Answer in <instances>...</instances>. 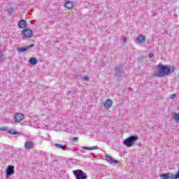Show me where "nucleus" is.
Instances as JSON below:
<instances>
[{
    "mask_svg": "<svg viewBox=\"0 0 179 179\" xmlns=\"http://www.w3.org/2000/svg\"><path fill=\"white\" fill-rule=\"evenodd\" d=\"M157 68L159 69L158 72L156 73V76L159 78H163V76H166L169 75L171 72L176 71V67L171 66H163L162 64H158Z\"/></svg>",
    "mask_w": 179,
    "mask_h": 179,
    "instance_id": "1",
    "label": "nucleus"
},
{
    "mask_svg": "<svg viewBox=\"0 0 179 179\" xmlns=\"http://www.w3.org/2000/svg\"><path fill=\"white\" fill-rule=\"evenodd\" d=\"M136 141H138V136H131L124 139V145L127 146V148H132Z\"/></svg>",
    "mask_w": 179,
    "mask_h": 179,
    "instance_id": "2",
    "label": "nucleus"
},
{
    "mask_svg": "<svg viewBox=\"0 0 179 179\" xmlns=\"http://www.w3.org/2000/svg\"><path fill=\"white\" fill-rule=\"evenodd\" d=\"M73 174L76 177V179H86L87 178V175L83 171L80 169L73 171Z\"/></svg>",
    "mask_w": 179,
    "mask_h": 179,
    "instance_id": "3",
    "label": "nucleus"
},
{
    "mask_svg": "<svg viewBox=\"0 0 179 179\" xmlns=\"http://www.w3.org/2000/svg\"><path fill=\"white\" fill-rule=\"evenodd\" d=\"M22 38H31V36H33V31L29 29H24L22 31Z\"/></svg>",
    "mask_w": 179,
    "mask_h": 179,
    "instance_id": "4",
    "label": "nucleus"
},
{
    "mask_svg": "<svg viewBox=\"0 0 179 179\" xmlns=\"http://www.w3.org/2000/svg\"><path fill=\"white\" fill-rule=\"evenodd\" d=\"M134 40L136 44H145L146 38L143 35L139 34L138 36H134Z\"/></svg>",
    "mask_w": 179,
    "mask_h": 179,
    "instance_id": "5",
    "label": "nucleus"
},
{
    "mask_svg": "<svg viewBox=\"0 0 179 179\" xmlns=\"http://www.w3.org/2000/svg\"><path fill=\"white\" fill-rule=\"evenodd\" d=\"M159 177L162 179H176V175L171 172L161 174Z\"/></svg>",
    "mask_w": 179,
    "mask_h": 179,
    "instance_id": "6",
    "label": "nucleus"
},
{
    "mask_svg": "<svg viewBox=\"0 0 179 179\" xmlns=\"http://www.w3.org/2000/svg\"><path fill=\"white\" fill-rule=\"evenodd\" d=\"M6 174L7 178L13 176L15 174V166L9 165L6 170Z\"/></svg>",
    "mask_w": 179,
    "mask_h": 179,
    "instance_id": "7",
    "label": "nucleus"
},
{
    "mask_svg": "<svg viewBox=\"0 0 179 179\" xmlns=\"http://www.w3.org/2000/svg\"><path fill=\"white\" fill-rule=\"evenodd\" d=\"M33 47H34V44H31L29 46L17 48V50L20 53L26 52V51H29V50H30V48H33Z\"/></svg>",
    "mask_w": 179,
    "mask_h": 179,
    "instance_id": "8",
    "label": "nucleus"
},
{
    "mask_svg": "<svg viewBox=\"0 0 179 179\" xmlns=\"http://www.w3.org/2000/svg\"><path fill=\"white\" fill-rule=\"evenodd\" d=\"M15 122H20L22 120H24V115L22 113H17L14 116Z\"/></svg>",
    "mask_w": 179,
    "mask_h": 179,
    "instance_id": "9",
    "label": "nucleus"
},
{
    "mask_svg": "<svg viewBox=\"0 0 179 179\" xmlns=\"http://www.w3.org/2000/svg\"><path fill=\"white\" fill-rule=\"evenodd\" d=\"M105 159L106 160H107V162H109V163H110L111 164H117V163H118V161L113 159V157H111L109 155H106Z\"/></svg>",
    "mask_w": 179,
    "mask_h": 179,
    "instance_id": "10",
    "label": "nucleus"
},
{
    "mask_svg": "<svg viewBox=\"0 0 179 179\" xmlns=\"http://www.w3.org/2000/svg\"><path fill=\"white\" fill-rule=\"evenodd\" d=\"M55 148H57V149H62V150H71V148H68L66 145H62L59 143H55Z\"/></svg>",
    "mask_w": 179,
    "mask_h": 179,
    "instance_id": "11",
    "label": "nucleus"
},
{
    "mask_svg": "<svg viewBox=\"0 0 179 179\" xmlns=\"http://www.w3.org/2000/svg\"><path fill=\"white\" fill-rule=\"evenodd\" d=\"M111 106H113V101H111V99H107L103 104V107H105V108L107 110H108Z\"/></svg>",
    "mask_w": 179,
    "mask_h": 179,
    "instance_id": "12",
    "label": "nucleus"
},
{
    "mask_svg": "<svg viewBox=\"0 0 179 179\" xmlns=\"http://www.w3.org/2000/svg\"><path fill=\"white\" fill-rule=\"evenodd\" d=\"M26 26H27V23L24 20L20 21L18 23V27H20V29H24Z\"/></svg>",
    "mask_w": 179,
    "mask_h": 179,
    "instance_id": "13",
    "label": "nucleus"
},
{
    "mask_svg": "<svg viewBox=\"0 0 179 179\" xmlns=\"http://www.w3.org/2000/svg\"><path fill=\"white\" fill-rule=\"evenodd\" d=\"M82 149H85V150H99V147L97 146H92V147H81Z\"/></svg>",
    "mask_w": 179,
    "mask_h": 179,
    "instance_id": "14",
    "label": "nucleus"
},
{
    "mask_svg": "<svg viewBox=\"0 0 179 179\" xmlns=\"http://www.w3.org/2000/svg\"><path fill=\"white\" fill-rule=\"evenodd\" d=\"M26 149H31L33 148V142L31 141H27L24 144Z\"/></svg>",
    "mask_w": 179,
    "mask_h": 179,
    "instance_id": "15",
    "label": "nucleus"
},
{
    "mask_svg": "<svg viewBox=\"0 0 179 179\" xmlns=\"http://www.w3.org/2000/svg\"><path fill=\"white\" fill-rule=\"evenodd\" d=\"M65 7L67 8V9H72V8H73V3L71 1H66L65 3Z\"/></svg>",
    "mask_w": 179,
    "mask_h": 179,
    "instance_id": "16",
    "label": "nucleus"
},
{
    "mask_svg": "<svg viewBox=\"0 0 179 179\" xmlns=\"http://www.w3.org/2000/svg\"><path fill=\"white\" fill-rule=\"evenodd\" d=\"M29 62L31 65H36L37 64V59L36 57H31Z\"/></svg>",
    "mask_w": 179,
    "mask_h": 179,
    "instance_id": "17",
    "label": "nucleus"
},
{
    "mask_svg": "<svg viewBox=\"0 0 179 179\" xmlns=\"http://www.w3.org/2000/svg\"><path fill=\"white\" fill-rule=\"evenodd\" d=\"M173 119L174 120L175 122L179 124V113H174Z\"/></svg>",
    "mask_w": 179,
    "mask_h": 179,
    "instance_id": "18",
    "label": "nucleus"
},
{
    "mask_svg": "<svg viewBox=\"0 0 179 179\" xmlns=\"http://www.w3.org/2000/svg\"><path fill=\"white\" fill-rule=\"evenodd\" d=\"M8 134H10L11 135H19V133L13 129L8 130Z\"/></svg>",
    "mask_w": 179,
    "mask_h": 179,
    "instance_id": "19",
    "label": "nucleus"
},
{
    "mask_svg": "<svg viewBox=\"0 0 179 179\" xmlns=\"http://www.w3.org/2000/svg\"><path fill=\"white\" fill-rule=\"evenodd\" d=\"M120 41H121L122 44H125V43H127V38L122 37V38L120 39Z\"/></svg>",
    "mask_w": 179,
    "mask_h": 179,
    "instance_id": "20",
    "label": "nucleus"
},
{
    "mask_svg": "<svg viewBox=\"0 0 179 179\" xmlns=\"http://www.w3.org/2000/svg\"><path fill=\"white\" fill-rule=\"evenodd\" d=\"M176 97H177V95H176V94H173L171 95L170 99L173 100V99H176Z\"/></svg>",
    "mask_w": 179,
    "mask_h": 179,
    "instance_id": "21",
    "label": "nucleus"
},
{
    "mask_svg": "<svg viewBox=\"0 0 179 179\" xmlns=\"http://www.w3.org/2000/svg\"><path fill=\"white\" fill-rule=\"evenodd\" d=\"M148 57H149V58H153L155 57V54L154 53H150L148 55Z\"/></svg>",
    "mask_w": 179,
    "mask_h": 179,
    "instance_id": "22",
    "label": "nucleus"
},
{
    "mask_svg": "<svg viewBox=\"0 0 179 179\" xmlns=\"http://www.w3.org/2000/svg\"><path fill=\"white\" fill-rule=\"evenodd\" d=\"M83 80H89V76H85L83 78Z\"/></svg>",
    "mask_w": 179,
    "mask_h": 179,
    "instance_id": "23",
    "label": "nucleus"
},
{
    "mask_svg": "<svg viewBox=\"0 0 179 179\" xmlns=\"http://www.w3.org/2000/svg\"><path fill=\"white\" fill-rule=\"evenodd\" d=\"M179 178V171L177 172V173L175 175V179Z\"/></svg>",
    "mask_w": 179,
    "mask_h": 179,
    "instance_id": "24",
    "label": "nucleus"
},
{
    "mask_svg": "<svg viewBox=\"0 0 179 179\" xmlns=\"http://www.w3.org/2000/svg\"><path fill=\"white\" fill-rule=\"evenodd\" d=\"M0 131H6V127L0 128Z\"/></svg>",
    "mask_w": 179,
    "mask_h": 179,
    "instance_id": "25",
    "label": "nucleus"
},
{
    "mask_svg": "<svg viewBox=\"0 0 179 179\" xmlns=\"http://www.w3.org/2000/svg\"><path fill=\"white\" fill-rule=\"evenodd\" d=\"M73 141L74 142H76V141H78V137H74V138H73Z\"/></svg>",
    "mask_w": 179,
    "mask_h": 179,
    "instance_id": "26",
    "label": "nucleus"
},
{
    "mask_svg": "<svg viewBox=\"0 0 179 179\" xmlns=\"http://www.w3.org/2000/svg\"><path fill=\"white\" fill-rule=\"evenodd\" d=\"M1 59H2V53H1V51L0 50V61H1Z\"/></svg>",
    "mask_w": 179,
    "mask_h": 179,
    "instance_id": "27",
    "label": "nucleus"
},
{
    "mask_svg": "<svg viewBox=\"0 0 179 179\" xmlns=\"http://www.w3.org/2000/svg\"><path fill=\"white\" fill-rule=\"evenodd\" d=\"M43 128H44V129H48V126L45 125V127Z\"/></svg>",
    "mask_w": 179,
    "mask_h": 179,
    "instance_id": "28",
    "label": "nucleus"
},
{
    "mask_svg": "<svg viewBox=\"0 0 179 179\" xmlns=\"http://www.w3.org/2000/svg\"><path fill=\"white\" fill-rule=\"evenodd\" d=\"M115 76H118V74H117V73H116V74H115Z\"/></svg>",
    "mask_w": 179,
    "mask_h": 179,
    "instance_id": "29",
    "label": "nucleus"
},
{
    "mask_svg": "<svg viewBox=\"0 0 179 179\" xmlns=\"http://www.w3.org/2000/svg\"><path fill=\"white\" fill-rule=\"evenodd\" d=\"M116 71H118V69H116Z\"/></svg>",
    "mask_w": 179,
    "mask_h": 179,
    "instance_id": "30",
    "label": "nucleus"
},
{
    "mask_svg": "<svg viewBox=\"0 0 179 179\" xmlns=\"http://www.w3.org/2000/svg\"><path fill=\"white\" fill-rule=\"evenodd\" d=\"M0 47H1V45H0Z\"/></svg>",
    "mask_w": 179,
    "mask_h": 179,
    "instance_id": "31",
    "label": "nucleus"
}]
</instances>
